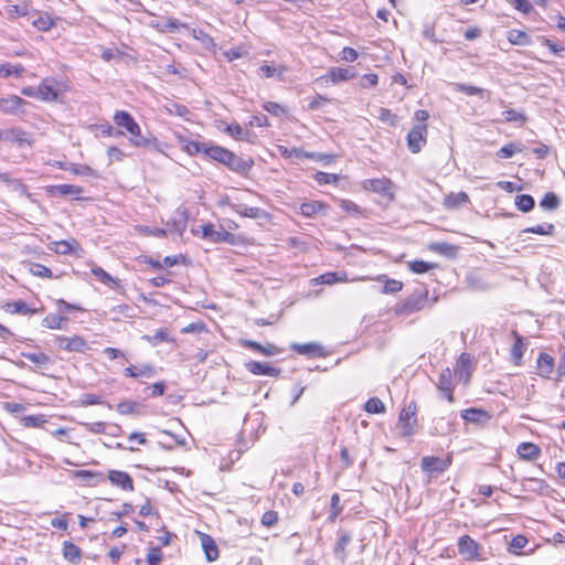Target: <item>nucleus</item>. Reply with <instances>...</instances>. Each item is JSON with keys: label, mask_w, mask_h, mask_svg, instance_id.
I'll return each instance as SVG.
<instances>
[{"label": "nucleus", "mask_w": 565, "mask_h": 565, "mask_svg": "<svg viewBox=\"0 0 565 565\" xmlns=\"http://www.w3.org/2000/svg\"><path fill=\"white\" fill-rule=\"evenodd\" d=\"M114 122L130 135L129 141L132 146L148 148L157 142L156 138L146 137L141 134L140 126L135 118L126 110H118L114 115Z\"/></svg>", "instance_id": "nucleus-1"}, {"label": "nucleus", "mask_w": 565, "mask_h": 565, "mask_svg": "<svg viewBox=\"0 0 565 565\" xmlns=\"http://www.w3.org/2000/svg\"><path fill=\"white\" fill-rule=\"evenodd\" d=\"M428 302V290L416 289L394 308L396 316H409L423 310Z\"/></svg>", "instance_id": "nucleus-2"}, {"label": "nucleus", "mask_w": 565, "mask_h": 565, "mask_svg": "<svg viewBox=\"0 0 565 565\" xmlns=\"http://www.w3.org/2000/svg\"><path fill=\"white\" fill-rule=\"evenodd\" d=\"M417 406L415 402H409L405 405L398 417L397 429L398 435L402 437H411L415 433V427L417 425Z\"/></svg>", "instance_id": "nucleus-3"}, {"label": "nucleus", "mask_w": 565, "mask_h": 565, "mask_svg": "<svg viewBox=\"0 0 565 565\" xmlns=\"http://www.w3.org/2000/svg\"><path fill=\"white\" fill-rule=\"evenodd\" d=\"M458 553L467 562L481 561L482 546L476 542L470 535H461L457 542Z\"/></svg>", "instance_id": "nucleus-4"}, {"label": "nucleus", "mask_w": 565, "mask_h": 565, "mask_svg": "<svg viewBox=\"0 0 565 565\" xmlns=\"http://www.w3.org/2000/svg\"><path fill=\"white\" fill-rule=\"evenodd\" d=\"M62 85L54 77H45L38 86L39 99L45 103L56 102Z\"/></svg>", "instance_id": "nucleus-5"}, {"label": "nucleus", "mask_w": 565, "mask_h": 565, "mask_svg": "<svg viewBox=\"0 0 565 565\" xmlns=\"http://www.w3.org/2000/svg\"><path fill=\"white\" fill-rule=\"evenodd\" d=\"M28 105H30L29 102L17 95H9L7 97L0 98V111L4 115H22L24 114L23 107Z\"/></svg>", "instance_id": "nucleus-6"}, {"label": "nucleus", "mask_w": 565, "mask_h": 565, "mask_svg": "<svg viewBox=\"0 0 565 565\" xmlns=\"http://www.w3.org/2000/svg\"><path fill=\"white\" fill-rule=\"evenodd\" d=\"M427 125H415L407 135V147L411 152L417 153L426 145Z\"/></svg>", "instance_id": "nucleus-7"}, {"label": "nucleus", "mask_w": 565, "mask_h": 565, "mask_svg": "<svg viewBox=\"0 0 565 565\" xmlns=\"http://www.w3.org/2000/svg\"><path fill=\"white\" fill-rule=\"evenodd\" d=\"M364 190L381 194L382 196L393 199V182L390 179H366L362 182Z\"/></svg>", "instance_id": "nucleus-8"}, {"label": "nucleus", "mask_w": 565, "mask_h": 565, "mask_svg": "<svg viewBox=\"0 0 565 565\" xmlns=\"http://www.w3.org/2000/svg\"><path fill=\"white\" fill-rule=\"evenodd\" d=\"M222 164L227 167L230 170L244 175L249 172L254 162L253 160H244L234 152L227 150Z\"/></svg>", "instance_id": "nucleus-9"}, {"label": "nucleus", "mask_w": 565, "mask_h": 565, "mask_svg": "<svg viewBox=\"0 0 565 565\" xmlns=\"http://www.w3.org/2000/svg\"><path fill=\"white\" fill-rule=\"evenodd\" d=\"M201 230H202V237L212 243H221V242L233 243V241H234L233 234H231L230 232H227L223 228L216 230L213 224L203 225V226H201Z\"/></svg>", "instance_id": "nucleus-10"}, {"label": "nucleus", "mask_w": 565, "mask_h": 565, "mask_svg": "<svg viewBox=\"0 0 565 565\" xmlns=\"http://www.w3.org/2000/svg\"><path fill=\"white\" fill-rule=\"evenodd\" d=\"M55 343L58 349L67 352H83L87 348L86 341L79 335H74L72 338L57 335L55 338Z\"/></svg>", "instance_id": "nucleus-11"}, {"label": "nucleus", "mask_w": 565, "mask_h": 565, "mask_svg": "<svg viewBox=\"0 0 565 565\" xmlns=\"http://www.w3.org/2000/svg\"><path fill=\"white\" fill-rule=\"evenodd\" d=\"M451 465V459L448 458H438V457H423L422 459V469L425 472L429 473H443L448 469Z\"/></svg>", "instance_id": "nucleus-12"}, {"label": "nucleus", "mask_w": 565, "mask_h": 565, "mask_svg": "<svg viewBox=\"0 0 565 565\" xmlns=\"http://www.w3.org/2000/svg\"><path fill=\"white\" fill-rule=\"evenodd\" d=\"M108 480L115 487H118L125 491L134 490V481L129 473L119 470H109Z\"/></svg>", "instance_id": "nucleus-13"}, {"label": "nucleus", "mask_w": 565, "mask_h": 565, "mask_svg": "<svg viewBox=\"0 0 565 565\" xmlns=\"http://www.w3.org/2000/svg\"><path fill=\"white\" fill-rule=\"evenodd\" d=\"M437 387L450 403L454 402L452 372L449 367L441 371L438 377Z\"/></svg>", "instance_id": "nucleus-14"}, {"label": "nucleus", "mask_w": 565, "mask_h": 565, "mask_svg": "<svg viewBox=\"0 0 565 565\" xmlns=\"http://www.w3.org/2000/svg\"><path fill=\"white\" fill-rule=\"evenodd\" d=\"M188 216L184 210H177L167 223L168 232H175L179 235L185 231Z\"/></svg>", "instance_id": "nucleus-15"}, {"label": "nucleus", "mask_w": 565, "mask_h": 565, "mask_svg": "<svg viewBox=\"0 0 565 565\" xmlns=\"http://www.w3.org/2000/svg\"><path fill=\"white\" fill-rule=\"evenodd\" d=\"M247 371H249L254 375H267L276 377L280 374V369H276L270 366L267 363L258 362V361H249L245 364Z\"/></svg>", "instance_id": "nucleus-16"}, {"label": "nucleus", "mask_w": 565, "mask_h": 565, "mask_svg": "<svg viewBox=\"0 0 565 565\" xmlns=\"http://www.w3.org/2000/svg\"><path fill=\"white\" fill-rule=\"evenodd\" d=\"M201 546L204 551L205 557L209 562H214L218 558L220 553L217 545L213 537L205 533H199Z\"/></svg>", "instance_id": "nucleus-17"}, {"label": "nucleus", "mask_w": 565, "mask_h": 565, "mask_svg": "<svg viewBox=\"0 0 565 565\" xmlns=\"http://www.w3.org/2000/svg\"><path fill=\"white\" fill-rule=\"evenodd\" d=\"M154 374H156L154 366L151 364H148V363L140 364L138 366L131 365V366L126 367L124 371V375L126 377H134V379H137L140 376L150 379V377L154 376Z\"/></svg>", "instance_id": "nucleus-18"}, {"label": "nucleus", "mask_w": 565, "mask_h": 565, "mask_svg": "<svg viewBox=\"0 0 565 565\" xmlns=\"http://www.w3.org/2000/svg\"><path fill=\"white\" fill-rule=\"evenodd\" d=\"M470 364V355L466 352L461 353L455 369V374L459 381H463L465 383L469 381Z\"/></svg>", "instance_id": "nucleus-19"}, {"label": "nucleus", "mask_w": 565, "mask_h": 565, "mask_svg": "<svg viewBox=\"0 0 565 565\" xmlns=\"http://www.w3.org/2000/svg\"><path fill=\"white\" fill-rule=\"evenodd\" d=\"M469 202V195L460 191L458 193H449L444 198L443 205L447 210L458 209Z\"/></svg>", "instance_id": "nucleus-20"}, {"label": "nucleus", "mask_w": 565, "mask_h": 565, "mask_svg": "<svg viewBox=\"0 0 565 565\" xmlns=\"http://www.w3.org/2000/svg\"><path fill=\"white\" fill-rule=\"evenodd\" d=\"M537 374L544 379H548L554 370V358L547 353H540L537 358Z\"/></svg>", "instance_id": "nucleus-21"}, {"label": "nucleus", "mask_w": 565, "mask_h": 565, "mask_svg": "<svg viewBox=\"0 0 565 565\" xmlns=\"http://www.w3.org/2000/svg\"><path fill=\"white\" fill-rule=\"evenodd\" d=\"M4 141L14 142L22 147L24 145L31 146V140L28 132L21 128H10L6 130Z\"/></svg>", "instance_id": "nucleus-22"}, {"label": "nucleus", "mask_w": 565, "mask_h": 565, "mask_svg": "<svg viewBox=\"0 0 565 565\" xmlns=\"http://www.w3.org/2000/svg\"><path fill=\"white\" fill-rule=\"evenodd\" d=\"M52 194H60V195H70L74 196L75 199H79L82 193L84 192L82 186L74 185V184H57L52 185L47 190Z\"/></svg>", "instance_id": "nucleus-23"}, {"label": "nucleus", "mask_w": 565, "mask_h": 565, "mask_svg": "<svg viewBox=\"0 0 565 565\" xmlns=\"http://www.w3.org/2000/svg\"><path fill=\"white\" fill-rule=\"evenodd\" d=\"M516 451H518V455L520 456V458L525 459V460H534L541 454L540 448L535 444H532V443H521L518 446Z\"/></svg>", "instance_id": "nucleus-24"}, {"label": "nucleus", "mask_w": 565, "mask_h": 565, "mask_svg": "<svg viewBox=\"0 0 565 565\" xmlns=\"http://www.w3.org/2000/svg\"><path fill=\"white\" fill-rule=\"evenodd\" d=\"M63 557L70 563L77 564L82 558V551L74 543L65 541L63 543Z\"/></svg>", "instance_id": "nucleus-25"}, {"label": "nucleus", "mask_w": 565, "mask_h": 565, "mask_svg": "<svg viewBox=\"0 0 565 565\" xmlns=\"http://www.w3.org/2000/svg\"><path fill=\"white\" fill-rule=\"evenodd\" d=\"M25 68L21 64L1 63L0 64V76L9 78L11 76L15 78L22 77Z\"/></svg>", "instance_id": "nucleus-26"}, {"label": "nucleus", "mask_w": 565, "mask_h": 565, "mask_svg": "<svg viewBox=\"0 0 565 565\" xmlns=\"http://www.w3.org/2000/svg\"><path fill=\"white\" fill-rule=\"evenodd\" d=\"M74 477L79 478L88 486H96L97 483L105 480L100 472H94L89 470H77L74 472Z\"/></svg>", "instance_id": "nucleus-27"}, {"label": "nucleus", "mask_w": 565, "mask_h": 565, "mask_svg": "<svg viewBox=\"0 0 565 565\" xmlns=\"http://www.w3.org/2000/svg\"><path fill=\"white\" fill-rule=\"evenodd\" d=\"M377 281H383L384 286L381 289L382 294H396L402 290L403 282L396 279L388 278L386 275H380Z\"/></svg>", "instance_id": "nucleus-28"}, {"label": "nucleus", "mask_w": 565, "mask_h": 565, "mask_svg": "<svg viewBox=\"0 0 565 565\" xmlns=\"http://www.w3.org/2000/svg\"><path fill=\"white\" fill-rule=\"evenodd\" d=\"M93 275L106 286L117 289L120 287L119 280L110 276L107 271H105L102 267H95L92 269Z\"/></svg>", "instance_id": "nucleus-29"}, {"label": "nucleus", "mask_w": 565, "mask_h": 565, "mask_svg": "<svg viewBox=\"0 0 565 565\" xmlns=\"http://www.w3.org/2000/svg\"><path fill=\"white\" fill-rule=\"evenodd\" d=\"M351 542V535L347 532L342 533L338 542L334 546V555L337 558H339L342 563L347 559V546Z\"/></svg>", "instance_id": "nucleus-30"}, {"label": "nucleus", "mask_w": 565, "mask_h": 565, "mask_svg": "<svg viewBox=\"0 0 565 565\" xmlns=\"http://www.w3.org/2000/svg\"><path fill=\"white\" fill-rule=\"evenodd\" d=\"M4 308H6V311H8L10 313L30 315L31 316V315H34L38 312L36 309L30 308L26 305V302H24L22 300L8 302V303H6Z\"/></svg>", "instance_id": "nucleus-31"}, {"label": "nucleus", "mask_w": 565, "mask_h": 565, "mask_svg": "<svg viewBox=\"0 0 565 565\" xmlns=\"http://www.w3.org/2000/svg\"><path fill=\"white\" fill-rule=\"evenodd\" d=\"M141 339L147 341L152 347H156L162 342H173V339L170 337L169 332L166 329H159L152 335L145 334L141 337Z\"/></svg>", "instance_id": "nucleus-32"}, {"label": "nucleus", "mask_w": 565, "mask_h": 565, "mask_svg": "<svg viewBox=\"0 0 565 565\" xmlns=\"http://www.w3.org/2000/svg\"><path fill=\"white\" fill-rule=\"evenodd\" d=\"M461 417L466 422H470V423H481L489 418L487 412L483 409H479V408L465 409L461 413Z\"/></svg>", "instance_id": "nucleus-33"}, {"label": "nucleus", "mask_w": 565, "mask_h": 565, "mask_svg": "<svg viewBox=\"0 0 565 565\" xmlns=\"http://www.w3.org/2000/svg\"><path fill=\"white\" fill-rule=\"evenodd\" d=\"M355 74L349 68L333 67L329 71L328 77L332 83H339L353 78Z\"/></svg>", "instance_id": "nucleus-34"}, {"label": "nucleus", "mask_w": 565, "mask_h": 565, "mask_svg": "<svg viewBox=\"0 0 565 565\" xmlns=\"http://www.w3.org/2000/svg\"><path fill=\"white\" fill-rule=\"evenodd\" d=\"M228 149L207 142L204 156L209 159L222 163Z\"/></svg>", "instance_id": "nucleus-35"}, {"label": "nucleus", "mask_w": 565, "mask_h": 565, "mask_svg": "<svg viewBox=\"0 0 565 565\" xmlns=\"http://www.w3.org/2000/svg\"><path fill=\"white\" fill-rule=\"evenodd\" d=\"M22 356L41 367L51 363V358L43 352H23Z\"/></svg>", "instance_id": "nucleus-36"}, {"label": "nucleus", "mask_w": 565, "mask_h": 565, "mask_svg": "<svg viewBox=\"0 0 565 565\" xmlns=\"http://www.w3.org/2000/svg\"><path fill=\"white\" fill-rule=\"evenodd\" d=\"M182 149L190 156H195L198 153H205L207 142H198L192 140H181Z\"/></svg>", "instance_id": "nucleus-37"}, {"label": "nucleus", "mask_w": 565, "mask_h": 565, "mask_svg": "<svg viewBox=\"0 0 565 565\" xmlns=\"http://www.w3.org/2000/svg\"><path fill=\"white\" fill-rule=\"evenodd\" d=\"M515 205L521 212H530L534 209L535 201L530 194H519L515 196Z\"/></svg>", "instance_id": "nucleus-38"}, {"label": "nucleus", "mask_w": 565, "mask_h": 565, "mask_svg": "<svg viewBox=\"0 0 565 565\" xmlns=\"http://www.w3.org/2000/svg\"><path fill=\"white\" fill-rule=\"evenodd\" d=\"M508 40L510 43L514 45H529L531 43V38L523 31L520 30H511L508 32Z\"/></svg>", "instance_id": "nucleus-39"}, {"label": "nucleus", "mask_w": 565, "mask_h": 565, "mask_svg": "<svg viewBox=\"0 0 565 565\" xmlns=\"http://www.w3.org/2000/svg\"><path fill=\"white\" fill-rule=\"evenodd\" d=\"M286 66H270V65H262L258 70V74L263 77L269 78L274 76L281 77L286 73Z\"/></svg>", "instance_id": "nucleus-40"}, {"label": "nucleus", "mask_w": 565, "mask_h": 565, "mask_svg": "<svg viewBox=\"0 0 565 565\" xmlns=\"http://www.w3.org/2000/svg\"><path fill=\"white\" fill-rule=\"evenodd\" d=\"M324 209V205L318 201L306 202L300 205V213L303 216L311 217Z\"/></svg>", "instance_id": "nucleus-41"}, {"label": "nucleus", "mask_w": 565, "mask_h": 565, "mask_svg": "<svg viewBox=\"0 0 565 565\" xmlns=\"http://www.w3.org/2000/svg\"><path fill=\"white\" fill-rule=\"evenodd\" d=\"M140 404L135 401H124L117 404L116 411L121 415L139 414Z\"/></svg>", "instance_id": "nucleus-42"}, {"label": "nucleus", "mask_w": 565, "mask_h": 565, "mask_svg": "<svg viewBox=\"0 0 565 565\" xmlns=\"http://www.w3.org/2000/svg\"><path fill=\"white\" fill-rule=\"evenodd\" d=\"M235 212L242 216L249 218H259L265 212L259 207L246 206V205H236Z\"/></svg>", "instance_id": "nucleus-43"}, {"label": "nucleus", "mask_w": 565, "mask_h": 565, "mask_svg": "<svg viewBox=\"0 0 565 565\" xmlns=\"http://www.w3.org/2000/svg\"><path fill=\"white\" fill-rule=\"evenodd\" d=\"M524 353V343L522 337L515 333V342L511 349V356L514 364L519 365L521 363L522 356Z\"/></svg>", "instance_id": "nucleus-44"}, {"label": "nucleus", "mask_w": 565, "mask_h": 565, "mask_svg": "<svg viewBox=\"0 0 565 565\" xmlns=\"http://www.w3.org/2000/svg\"><path fill=\"white\" fill-rule=\"evenodd\" d=\"M74 244H76L75 241H73V242H68V241L53 242L50 246V249L57 254L67 255L74 250Z\"/></svg>", "instance_id": "nucleus-45"}, {"label": "nucleus", "mask_w": 565, "mask_h": 565, "mask_svg": "<svg viewBox=\"0 0 565 565\" xmlns=\"http://www.w3.org/2000/svg\"><path fill=\"white\" fill-rule=\"evenodd\" d=\"M224 131L236 140H246L248 136V131L235 122L227 125Z\"/></svg>", "instance_id": "nucleus-46"}, {"label": "nucleus", "mask_w": 565, "mask_h": 565, "mask_svg": "<svg viewBox=\"0 0 565 565\" xmlns=\"http://www.w3.org/2000/svg\"><path fill=\"white\" fill-rule=\"evenodd\" d=\"M344 280H345V275L339 276L338 273H332V271L322 274L319 277L313 279V281H316V284H324V285H332V284L344 281Z\"/></svg>", "instance_id": "nucleus-47"}, {"label": "nucleus", "mask_w": 565, "mask_h": 565, "mask_svg": "<svg viewBox=\"0 0 565 565\" xmlns=\"http://www.w3.org/2000/svg\"><path fill=\"white\" fill-rule=\"evenodd\" d=\"M46 423L44 415H28L21 418V424L28 428L41 427Z\"/></svg>", "instance_id": "nucleus-48"}, {"label": "nucleus", "mask_w": 565, "mask_h": 565, "mask_svg": "<svg viewBox=\"0 0 565 565\" xmlns=\"http://www.w3.org/2000/svg\"><path fill=\"white\" fill-rule=\"evenodd\" d=\"M65 170L76 175L95 177V171L86 164L70 163Z\"/></svg>", "instance_id": "nucleus-49"}, {"label": "nucleus", "mask_w": 565, "mask_h": 565, "mask_svg": "<svg viewBox=\"0 0 565 565\" xmlns=\"http://www.w3.org/2000/svg\"><path fill=\"white\" fill-rule=\"evenodd\" d=\"M291 349L298 354L310 355L317 353L320 350V347L315 343H294Z\"/></svg>", "instance_id": "nucleus-50"}, {"label": "nucleus", "mask_w": 565, "mask_h": 565, "mask_svg": "<svg viewBox=\"0 0 565 565\" xmlns=\"http://www.w3.org/2000/svg\"><path fill=\"white\" fill-rule=\"evenodd\" d=\"M558 205L559 199L553 192H547L540 202V206L544 210H555Z\"/></svg>", "instance_id": "nucleus-51"}, {"label": "nucleus", "mask_w": 565, "mask_h": 565, "mask_svg": "<svg viewBox=\"0 0 565 565\" xmlns=\"http://www.w3.org/2000/svg\"><path fill=\"white\" fill-rule=\"evenodd\" d=\"M364 409L370 414H381L385 412V406L380 398L372 397L365 403Z\"/></svg>", "instance_id": "nucleus-52"}, {"label": "nucleus", "mask_w": 565, "mask_h": 565, "mask_svg": "<svg viewBox=\"0 0 565 565\" xmlns=\"http://www.w3.org/2000/svg\"><path fill=\"white\" fill-rule=\"evenodd\" d=\"M29 271L35 277H41V278H52L53 277L52 270L49 267H46L42 264H38V263L31 264Z\"/></svg>", "instance_id": "nucleus-53"}, {"label": "nucleus", "mask_w": 565, "mask_h": 565, "mask_svg": "<svg viewBox=\"0 0 565 565\" xmlns=\"http://www.w3.org/2000/svg\"><path fill=\"white\" fill-rule=\"evenodd\" d=\"M63 320H65L64 317L56 313H50L42 320V324L49 329H61Z\"/></svg>", "instance_id": "nucleus-54"}, {"label": "nucleus", "mask_w": 565, "mask_h": 565, "mask_svg": "<svg viewBox=\"0 0 565 565\" xmlns=\"http://www.w3.org/2000/svg\"><path fill=\"white\" fill-rule=\"evenodd\" d=\"M502 116L504 117V120L507 122H516L519 125H523L526 120L525 115L522 113H519L515 109L504 110L502 113Z\"/></svg>", "instance_id": "nucleus-55"}, {"label": "nucleus", "mask_w": 565, "mask_h": 565, "mask_svg": "<svg viewBox=\"0 0 565 565\" xmlns=\"http://www.w3.org/2000/svg\"><path fill=\"white\" fill-rule=\"evenodd\" d=\"M379 119L392 127L397 126L398 117L387 108H379Z\"/></svg>", "instance_id": "nucleus-56"}, {"label": "nucleus", "mask_w": 565, "mask_h": 565, "mask_svg": "<svg viewBox=\"0 0 565 565\" xmlns=\"http://www.w3.org/2000/svg\"><path fill=\"white\" fill-rule=\"evenodd\" d=\"M520 151H521V148L518 145L510 142V143H507L503 147H501L499 149V151L497 152V156L502 159H509V158L513 157L514 153L520 152Z\"/></svg>", "instance_id": "nucleus-57"}, {"label": "nucleus", "mask_w": 565, "mask_h": 565, "mask_svg": "<svg viewBox=\"0 0 565 565\" xmlns=\"http://www.w3.org/2000/svg\"><path fill=\"white\" fill-rule=\"evenodd\" d=\"M455 90L463 93V94H466L468 96H473V95H480L481 96L483 94V92H484L480 87L472 86V85H467V84H462V83H456L455 84Z\"/></svg>", "instance_id": "nucleus-58"}, {"label": "nucleus", "mask_w": 565, "mask_h": 565, "mask_svg": "<svg viewBox=\"0 0 565 565\" xmlns=\"http://www.w3.org/2000/svg\"><path fill=\"white\" fill-rule=\"evenodd\" d=\"M525 233H533L539 235H551L554 232V225L551 223H545L541 225H535L524 230Z\"/></svg>", "instance_id": "nucleus-59"}, {"label": "nucleus", "mask_w": 565, "mask_h": 565, "mask_svg": "<svg viewBox=\"0 0 565 565\" xmlns=\"http://www.w3.org/2000/svg\"><path fill=\"white\" fill-rule=\"evenodd\" d=\"M408 267L413 273L424 274L431 269L434 265L425 260H414L408 264Z\"/></svg>", "instance_id": "nucleus-60"}, {"label": "nucleus", "mask_w": 565, "mask_h": 565, "mask_svg": "<svg viewBox=\"0 0 565 565\" xmlns=\"http://www.w3.org/2000/svg\"><path fill=\"white\" fill-rule=\"evenodd\" d=\"M511 7H513L515 10L529 14L533 7L527 0H505Z\"/></svg>", "instance_id": "nucleus-61"}, {"label": "nucleus", "mask_w": 565, "mask_h": 565, "mask_svg": "<svg viewBox=\"0 0 565 565\" xmlns=\"http://www.w3.org/2000/svg\"><path fill=\"white\" fill-rule=\"evenodd\" d=\"M193 38L202 42L205 47L215 46L214 40L207 33L202 30H192Z\"/></svg>", "instance_id": "nucleus-62"}, {"label": "nucleus", "mask_w": 565, "mask_h": 565, "mask_svg": "<svg viewBox=\"0 0 565 565\" xmlns=\"http://www.w3.org/2000/svg\"><path fill=\"white\" fill-rule=\"evenodd\" d=\"M342 507L340 505V495L333 493L331 497V513L329 515L330 521H334L341 513Z\"/></svg>", "instance_id": "nucleus-63"}, {"label": "nucleus", "mask_w": 565, "mask_h": 565, "mask_svg": "<svg viewBox=\"0 0 565 565\" xmlns=\"http://www.w3.org/2000/svg\"><path fill=\"white\" fill-rule=\"evenodd\" d=\"M162 559V553L159 547H152L147 554V562L149 565H158Z\"/></svg>", "instance_id": "nucleus-64"}]
</instances>
